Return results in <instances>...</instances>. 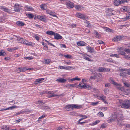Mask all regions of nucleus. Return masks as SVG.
<instances>
[{"label":"nucleus","mask_w":130,"mask_h":130,"mask_svg":"<svg viewBox=\"0 0 130 130\" xmlns=\"http://www.w3.org/2000/svg\"><path fill=\"white\" fill-rule=\"evenodd\" d=\"M84 58L89 61H90L91 60V59L90 58L87 57H84Z\"/></svg>","instance_id":"603ef678"},{"label":"nucleus","mask_w":130,"mask_h":130,"mask_svg":"<svg viewBox=\"0 0 130 130\" xmlns=\"http://www.w3.org/2000/svg\"><path fill=\"white\" fill-rule=\"evenodd\" d=\"M76 15L78 18L83 19H88V17L86 15L81 14L80 13H77Z\"/></svg>","instance_id":"20e7f679"},{"label":"nucleus","mask_w":130,"mask_h":130,"mask_svg":"<svg viewBox=\"0 0 130 130\" xmlns=\"http://www.w3.org/2000/svg\"><path fill=\"white\" fill-rule=\"evenodd\" d=\"M98 42L99 44H103L104 43V42L101 40H98Z\"/></svg>","instance_id":"69168bd1"},{"label":"nucleus","mask_w":130,"mask_h":130,"mask_svg":"<svg viewBox=\"0 0 130 130\" xmlns=\"http://www.w3.org/2000/svg\"><path fill=\"white\" fill-rule=\"evenodd\" d=\"M123 120V118L122 117H119L117 119V124L120 126H121L123 125L122 123V121Z\"/></svg>","instance_id":"39448f33"},{"label":"nucleus","mask_w":130,"mask_h":130,"mask_svg":"<svg viewBox=\"0 0 130 130\" xmlns=\"http://www.w3.org/2000/svg\"><path fill=\"white\" fill-rule=\"evenodd\" d=\"M54 36V39L57 40L60 39L62 38V37L59 34L55 33Z\"/></svg>","instance_id":"1a4fd4ad"},{"label":"nucleus","mask_w":130,"mask_h":130,"mask_svg":"<svg viewBox=\"0 0 130 130\" xmlns=\"http://www.w3.org/2000/svg\"><path fill=\"white\" fill-rule=\"evenodd\" d=\"M100 122V121L99 120H96L91 125H95L96 124H97V123H99Z\"/></svg>","instance_id":"a19ab883"},{"label":"nucleus","mask_w":130,"mask_h":130,"mask_svg":"<svg viewBox=\"0 0 130 130\" xmlns=\"http://www.w3.org/2000/svg\"><path fill=\"white\" fill-rule=\"evenodd\" d=\"M76 85L75 84H68L67 86V87H74Z\"/></svg>","instance_id":"72a5a7b5"},{"label":"nucleus","mask_w":130,"mask_h":130,"mask_svg":"<svg viewBox=\"0 0 130 130\" xmlns=\"http://www.w3.org/2000/svg\"><path fill=\"white\" fill-rule=\"evenodd\" d=\"M75 8L77 10H80L82 8H83L81 6H79L78 5H77L74 6Z\"/></svg>","instance_id":"b1692460"},{"label":"nucleus","mask_w":130,"mask_h":130,"mask_svg":"<svg viewBox=\"0 0 130 130\" xmlns=\"http://www.w3.org/2000/svg\"><path fill=\"white\" fill-rule=\"evenodd\" d=\"M114 4L116 6H118L119 4H122V3L120 0H114Z\"/></svg>","instance_id":"4468645a"},{"label":"nucleus","mask_w":130,"mask_h":130,"mask_svg":"<svg viewBox=\"0 0 130 130\" xmlns=\"http://www.w3.org/2000/svg\"><path fill=\"white\" fill-rule=\"evenodd\" d=\"M104 91L105 93V94L106 95H107V94L109 93V90L107 89H105L104 90Z\"/></svg>","instance_id":"c9c22d12"},{"label":"nucleus","mask_w":130,"mask_h":130,"mask_svg":"<svg viewBox=\"0 0 130 130\" xmlns=\"http://www.w3.org/2000/svg\"><path fill=\"white\" fill-rule=\"evenodd\" d=\"M46 33L47 34L51 35H54L55 33L54 32L50 31H46Z\"/></svg>","instance_id":"6ab92c4d"},{"label":"nucleus","mask_w":130,"mask_h":130,"mask_svg":"<svg viewBox=\"0 0 130 130\" xmlns=\"http://www.w3.org/2000/svg\"><path fill=\"white\" fill-rule=\"evenodd\" d=\"M26 16L30 19L33 18L34 17L33 15L31 14H27Z\"/></svg>","instance_id":"473e14b6"},{"label":"nucleus","mask_w":130,"mask_h":130,"mask_svg":"<svg viewBox=\"0 0 130 130\" xmlns=\"http://www.w3.org/2000/svg\"><path fill=\"white\" fill-rule=\"evenodd\" d=\"M16 71L18 73L21 72V68H19L18 69H16Z\"/></svg>","instance_id":"8fccbe9b"},{"label":"nucleus","mask_w":130,"mask_h":130,"mask_svg":"<svg viewBox=\"0 0 130 130\" xmlns=\"http://www.w3.org/2000/svg\"><path fill=\"white\" fill-rule=\"evenodd\" d=\"M124 51L126 53H129L130 54V50L129 49H126L124 50Z\"/></svg>","instance_id":"3c124183"},{"label":"nucleus","mask_w":130,"mask_h":130,"mask_svg":"<svg viewBox=\"0 0 130 130\" xmlns=\"http://www.w3.org/2000/svg\"><path fill=\"white\" fill-rule=\"evenodd\" d=\"M95 34L96 35V37L97 38H99L100 36V35L99 34L98 32H96V33Z\"/></svg>","instance_id":"338daca9"},{"label":"nucleus","mask_w":130,"mask_h":130,"mask_svg":"<svg viewBox=\"0 0 130 130\" xmlns=\"http://www.w3.org/2000/svg\"><path fill=\"white\" fill-rule=\"evenodd\" d=\"M82 87H83V88L85 89H89L90 88L91 86L88 85L86 84H84V85L82 86Z\"/></svg>","instance_id":"c85d7f7f"},{"label":"nucleus","mask_w":130,"mask_h":130,"mask_svg":"<svg viewBox=\"0 0 130 130\" xmlns=\"http://www.w3.org/2000/svg\"><path fill=\"white\" fill-rule=\"evenodd\" d=\"M53 91H48L47 93L49 94H53L54 93H53Z\"/></svg>","instance_id":"e2e57ef3"},{"label":"nucleus","mask_w":130,"mask_h":130,"mask_svg":"<svg viewBox=\"0 0 130 130\" xmlns=\"http://www.w3.org/2000/svg\"><path fill=\"white\" fill-rule=\"evenodd\" d=\"M6 54L5 51L3 50H0V56H4Z\"/></svg>","instance_id":"393cba45"},{"label":"nucleus","mask_w":130,"mask_h":130,"mask_svg":"<svg viewBox=\"0 0 130 130\" xmlns=\"http://www.w3.org/2000/svg\"><path fill=\"white\" fill-rule=\"evenodd\" d=\"M98 114L100 115L101 117H103L104 116V114L102 112H99Z\"/></svg>","instance_id":"bf43d9fd"},{"label":"nucleus","mask_w":130,"mask_h":130,"mask_svg":"<svg viewBox=\"0 0 130 130\" xmlns=\"http://www.w3.org/2000/svg\"><path fill=\"white\" fill-rule=\"evenodd\" d=\"M17 108V106H12L11 107H9L7 108V110H11L13 108Z\"/></svg>","instance_id":"4c0bfd02"},{"label":"nucleus","mask_w":130,"mask_h":130,"mask_svg":"<svg viewBox=\"0 0 130 130\" xmlns=\"http://www.w3.org/2000/svg\"><path fill=\"white\" fill-rule=\"evenodd\" d=\"M56 81L59 83H63L66 81V79L61 78L57 79Z\"/></svg>","instance_id":"9d476101"},{"label":"nucleus","mask_w":130,"mask_h":130,"mask_svg":"<svg viewBox=\"0 0 130 130\" xmlns=\"http://www.w3.org/2000/svg\"><path fill=\"white\" fill-rule=\"evenodd\" d=\"M121 37L120 36H118L115 37L113 39V41L114 42L118 41H120L122 39Z\"/></svg>","instance_id":"9b49d317"},{"label":"nucleus","mask_w":130,"mask_h":130,"mask_svg":"<svg viewBox=\"0 0 130 130\" xmlns=\"http://www.w3.org/2000/svg\"><path fill=\"white\" fill-rule=\"evenodd\" d=\"M48 47L47 45H45L44 46L43 48L44 50H48Z\"/></svg>","instance_id":"13d9d810"},{"label":"nucleus","mask_w":130,"mask_h":130,"mask_svg":"<svg viewBox=\"0 0 130 130\" xmlns=\"http://www.w3.org/2000/svg\"><path fill=\"white\" fill-rule=\"evenodd\" d=\"M23 44H25L26 45L31 46H33L34 45V43L31 42H28L27 40H25L23 41Z\"/></svg>","instance_id":"6e6552de"},{"label":"nucleus","mask_w":130,"mask_h":130,"mask_svg":"<svg viewBox=\"0 0 130 130\" xmlns=\"http://www.w3.org/2000/svg\"><path fill=\"white\" fill-rule=\"evenodd\" d=\"M51 60L49 59H47L44 60L43 61V63L46 64H48L50 63Z\"/></svg>","instance_id":"cd10ccee"},{"label":"nucleus","mask_w":130,"mask_h":130,"mask_svg":"<svg viewBox=\"0 0 130 130\" xmlns=\"http://www.w3.org/2000/svg\"><path fill=\"white\" fill-rule=\"evenodd\" d=\"M98 102H92L91 103V104L93 105V106H95L96 105L98 104Z\"/></svg>","instance_id":"09e8293b"},{"label":"nucleus","mask_w":130,"mask_h":130,"mask_svg":"<svg viewBox=\"0 0 130 130\" xmlns=\"http://www.w3.org/2000/svg\"><path fill=\"white\" fill-rule=\"evenodd\" d=\"M80 106L78 105L72 104L68 105H67L65 107V109L69 108H73L78 109L80 108Z\"/></svg>","instance_id":"f257e3e1"},{"label":"nucleus","mask_w":130,"mask_h":130,"mask_svg":"<svg viewBox=\"0 0 130 130\" xmlns=\"http://www.w3.org/2000/svg\"><path fill=\"white\" fill-rule=\"evenodd\" d=\"M21 7V6L18 4H15L13 6L14 11L15 12H19L21 9V8H20Z\"/></svg>","instance_id":"f03ea898"},{"label":"nucleus","mask_w":130,"mask_h":130,"mask_svg":"<svg viewBox=\"0 0 130 130\" xmlns=\"http://www.w3.org/2000/svg\"><path fill=\"white\" fill-rule=\"evenodd\" d=\"M36 17L40 20L43 21H45L46 20V16L45 15H38Z\"/></svg>","instance_id":"0eeeda50"},{"label":"nucleus","mask_w":130,"mask_h":130,"mask_svg":"<svg viewBox=\"0 0 130 130\" xmlns=\"http://www.w3.org/2000/svg\"><path fill=\"white\" fill-rule=\"evenodd\" d=\"M64 56L65 58L70 59H72L73 58L72 56L68 54L64 55Z\"/></svg>","instance_id":"bb28decb"},{"label":"nucleus","mask_w":130,"mask_h":130,"mask_svg":"<svg viewBox=\"0 0 130 130\" xmlns=\"http://www.w3.org/2000/svg\"><path fill=\"white\" fill-rule=\"evenodd\" d=\"M4 11L5 12H9V10L6 8H5L4 9Z\"/></svg>","instance_id":"052dcab7"},{"label":"nucleus","mask_w":130,"mask_h":130,"mask_svg":"<svg viewBox=\"0 0 130 130\" xmlns=\"http://www.w3.org/2000/svg\"><path fill=\"white\" fill-rule=\"evenodd\" d=\"M79 116L80 117H83L82 118H81V119H79V122H80V121H82L83 119H85L87 118V116L85 115H82L81 114H80L79 115Z\"/></svg>","instance_id":"4be33fe9"},{"label":"nucleus","mask_w":130,"mask_h":130,"mask_svg":"<svg viewBox=\"0 0 130 130\" xmlns=\"http://www.w3.org/2000/svg\"><path fill=\"white\" fill-rule=\"evenodd\" d=\"M45 116V114H43V115H42V116H41V117H39V119H42L44 118Z\"/></svg>","instance_id":"0e129e2a"},{"label":"nucleus","mask_w":130,"mask_h":130,"mask_svg":"<svg viewBox=\"0 0 130 130\" xmlns=\"http://www.w3.org/2000/svg\"><path fill=\"white\" fill-rule=\"evenodd\" d=\"M124 126L126 127V128H130V124H124L123 125Z\"/></svg>","instance_id":"c03bdc74"},{"label":"nucleus","mask_w":130,"mask_h":130,"mask_svg":"<svg viewBox=\"0 0 130 130\" xmlns=\"http://www.w3.org/2000/svg\"><path fill=\"white\" fill-rule=\"evenodd\" d=\"M107 107H102L101 108V110L105 111L107 109Z\"/></svg>","instance_id":"864d4df0"},{"label":"nucleus","mask_w":130,"mask_h":130,"mask_svg":"<svg viewBox=\"0 0 130 130\" xmlns=\"http://www.w3.org/2000/svg\"><path fill=\"white\" fill-rule=\"evenodd\" d=\"M127 7L126 6H125L123 7V10L125 11H127Z\"/></svg>","instance_id":"680f3d73"},{"label":"nucleus","mask_w":130,"mask_h":130,"mask_svg":"<svg viewBox=\"0 0 130 130\" xmlns=\"http://www.w3.org/2000/svg\"><path fill=\"white\" fill-rule=\"evenodd\" d=\"M109 81L110 82L117 86H121L120 84H118L117 83L115 82L114 80L111 77H110L109 78Z\"/></svg>","instance_id":"423d86ee"},{"label":"nucleus","mask_w":130,"mask_h":130,"mask_svg":"<svg viewBox=\"0 0 130 130\" xmlns=\"http://www.w3.org/2000/svg\"><path fill=\"white\" fill-rule=\"evenodd\" d=\"M18 40L20 43H23V41L24 40L23 39V38L19 37L18 38Z\"/></svg>","instance_id":"2f4dec72"},{"label":"nucleus","mask_w":130,"mask_h":130,"mask_svg":"<svg viewBox=\"0 0 130 130\" xmlns=\"http://www.w3.org/2000/svg\"><path fill=\"white\" fill-rule=\"evenodd\" d=\"M67 5L68 7L69 8H73L74 6L73 4L71 2L68 3Z\"/></svg>","instance_id":"a878e982"},{"label":"nucleus","mask_w":130,"mask_h":130,"mask_svg":"<svg viewBox=\"0 0 130 130\" xmlns=\"http://www.w3.org/2000/svg\"><path fill=\"white\" fill-rule=\"evenodd\" d=\"M86 48L88 50V52L90 53H92L94 52V49L92 48L87 46Z\"/></svg>","instance_id":"2eb2a0df"},{"label":"nucleus","mask_w":130,"mask_h":130,"mask_svg":"<svg viewBox=\"0 0 130 130\" xmlns=\"http://www.w3.org/2000/svg\"><path fill=\"white\" fill-rule=\"evenodd\" d=\"M120 103L119 105L120 107L126 109H127L129 108H130V105L127 103H123L121 102Z\"/></svg>","instance_id":"7ed1b4c3"},{"label":"nucleus","mask_w":130,"mask_h":130,"mask_svg":"<svg viewBox=\"0 0 130 130\" xmlns=\"http://www.w3.org/2000/svg\"><path fill=\"white\" fill-rule=\"evenodd\" d=\"M27 9L28 10L30 11H31L33 10L34 9L30 7H26Z\"/></svg>","instance_id":"37998d69"},{"label":"nucleus","mask_w":130,"mask_h":130,"mask_svg":"<svg viewBox=\"0 0 130 130\" xmlns=\"http://www.w3.org/2000/svg\"><path fill=\"white\" fill-rule=\"evenodd\" d=\"M126 73L125 70H123L120 73V76H122L123 77H126Z\"/></svg>","instance_id":"f8f14e48"},{"label":"nucleus","mask_w":130,"mask_h":130,"mask_svg":"<svg viewBox=\"0 0 130 130\" xmlns=\"http://www.w3.org/2000/svg\"><path fill=\"white\" fill-rule=\"evenodd\" d=\"M41 108L42 109L46 110V109H50V107L48 106H44L41 107Z\"/></svg>","instance_id":"f704fd0d"},{"label":"nucleus","mask_w":130,"mask_h":130,"mask_svg":"<svg viewBox=\"0 0 130 130\" xmlns=\"http://www.w3.org/2000/svg\"><path fill=\"white\" fill-rule=\"evenodd\" d=\"M124 86L127 87H130V84L127 83H124Z\"/></svg>","instance_id":"e433bc0d"},{"label":"nucleus","mask_w":130,"mask_h":130,"mask_svg":"<svg viewBox=\"0 0 130 130\" xmlns=\"http://www.w3.org/2000/svg\"><path fill=\"white\" fill-rule=\"evenodd\" d=\"M44 41H45L47 42V43H48V44L49 45H51V46H52L54 47H55V46L53 44H52L51 43H50L48 41H47V40H45Z\"/></svg>","instance_id":"79ce46f5"},{"label":"nucleus","mask_w":130,"mask_h":130,"mask_svg":"<svg viewBox=\"0 0 130 130\" xmlns=\"http://www.w3.org/2000/svg\"><path fill=\"white\" fill-rule=\"evenodd\" d=\"M44 78H41L37 79L36 80V81L35 82L36 84H37L38 83V82L41 83V82L43 80H44Z\"/></svg>","instance_id":"5701e85b"},{"label":"nucleus","mask_w":130,"mask_h":130,"mask_svg":"<svg viewBox=\"0 0 130 130\" xmlns=\"http://www.w3.org/2000/svg\"><path fill=\"white\" fill-rule=\"evenodd\" d=\"M107 61L108 62H111L113 61V60L111 58H109L107 59Z\"/></svg>","instance_id":"774afa93"},{"label":"nucleus","mask_w":130,"mask_h":130,"mask_svg":"<svg viewBox=\"0 0 130 130\" xmlns=\"http://www.w3.org/2000/svg\"><path fill=\"white\" fill-rule=\"evenodd\" d=\"M104 28L105 30L106 31L108 32H112V31L113 30L112 29H110L107 27H104Z\"/></svg>","instance_id":"7c9ffc66"},{"label":"nucleus","mask_w":130,"mask_h":130,"mask_svg":"<svg viewBox=\"0 0 130 130\" xmlns=\"http://www.w3.org/2000/svg\"><path fill=\"white\" fill-rule=\"evenodd\" d=\"M21 72H24L26 71V69H25V68H21Z\"/></svg>","instance_id":"4d7b16f0"},{"label":"nucleus","mask_w":130,"mask_h":130,"mask_svg":"<svg viewBox=\"0 0 130 130\" xmlns=\"http://www.w3.org/2000/svg\"><path fill=\"white\" fill-rule=\"evenodd\" d=\"M24 58L25 59H28L29 60H30L31 59H32V58L31 57H24Z\"/></svg>","instance_id":"6e6d98bb"},{"label":"nucleus","mask_w":130,"mask_h":130,"mask_svg":"<svg viewBox=\"0 0 130 130\" xmlns=\"http://www.w3.org/2000/svg\"><path fill=\"white\" fill-rule=\"evenodd\" d=\"M2 128L4 130H9V127H7V126H4Z\"/></svg>","instance_id":"58836bf2"},{"label":"nucleus","mask_w":130,"mask_h":130,"mask_svg":"<svg viewBox=\"0 0 130 130\" xmlns=\"http://www.w3.org/2000/svg\"><path fill=\"white\" fill-rule=\"evenodd\" d=\"M122 48L120 47L119 49L118 52L119 54L122 55H124L126 53H125L122 51L121 50H122Z\"/></svg>","instance_id":"f3484780"},{"label":"nucleus","mask_w":130,"mask_h":130,"mask_svg":"<svg viewBox=\"0 0 130 130\" xmlns=\"http://www.w3.org/2000/svg\"><path fill=\"white\" fill-rule=\"evenodd\" d=\"M73 67L68 66L65 67V69L67 70H70L71 68H73Z\"/></svg>","instance_id":"de8ad7c7"},{"label":"nucleus","mask_w":130,"mask_h":130,"mask_svg":"<svg viewBox=\"0 0 130 130\" xmlns=\"http://www.w3.org/2000/svg\"><path fill=\"white\" fill-rule=\"evenodd\" d=\"M100 99L102 100L103 101L105 100L106 99V97L103 95L100 97Z\"/></svg>","instance_id":"ea45409f"},{"label":"nucleus","mask_w":130,"mask_h":130,"mask_svg":"<svg viewBox=\"0 0 130 130\" xmlns=\"http://www.w3.org/2000/svg\"><path fill=\"white\" fill-rule=\"evenodd\" d=\"M98 71L99 72H103L106 71V69L104 67H100L98 69Z\"/></svg>","instance_id":"aec40b11"},{"label":"nucleus","mask_w":130,"mask_h":130,"mask_svg":"<svg viewBox=\"0 0 130 130\" xmlns=\"http://www.w3.org/2000/svg\"><path fill=\"white\" fill-rule=\"evenodd\" d=\"M18 49V47H13L12 48H8L7 49V50L8 51H9L10 52H12L14 50Z\"/></svg>","instance_id":"412c9836"},{"label":"nucleus","mask_w":130,"mask_h":130,"mask_svg":"<svg viewBox=\"0 0 130 130\" xmlns=\"http://www.w3.org/2000/svg\"><path fill=\"white\" fill-rule=\"evenodd\" d=\"M16 24L18 25L21 26H23L25 25V24L24 23L20 21L17 22Z\"/></svg>","instance_id":"a211bd4d"},{"label":"nucleus","mask_w":130,"mask_h":130,"mask_svg":"<svg viewBox=\"0 0 130 130\" xmlns=\"http://www.w3.org/2000/svg\"><path fill=\"white\" fill-rule=\"evenodd\" d=\"M119 117L118 115L115 113L111 115V118L112 119H113V120L115 121Z\"/></svg>","instance_id":"ddd939ff"},{"label":"nucleus","mask_w":130,"mask_h":130,"mask_svg":"<svg viewBox=\"0 0 130 130\" xmlns=\"http://www.w3.org/2000/svg\"><path fill=\"white\" fill-rule=\"evenodd\" d=\"M126 18L127 20L130 19V13H128L127 14Z\"/></svg>","instance_id":"a18cd8bd"},{"label":"nucleus","mask_w":130,"mask_h":130,"mask_svg":"<svg viewBox=\"0 0 130 130\" xmlns=\"http://www.w3.org/2000/svg\"><path fill=\"white\" fill-rule=\"evenodd\" d=\"M114 121L113 120V119H112L111 118H109V119L107 120V122L108 123L112 122Z\"/></svg>","instance_id":"49530a36"},{"label":"nucleus","mask_w":130,"mask_h":130,"mask_svg":"<svg viewBox=\"0 0 130 130\" xmlns=\"http://www.w3.org/2000/svg\"><path fill=\"white\" fill-rule=\"evenodd\" d=\"M86 44V43L82 41H79L77 43V45L78 46H84Z\"/></svg>","instance_id":"dca6fc26"},{"label":"nucleus","mask_w":130,"mask_h":130,"mask_svg":"<svg viewBox=\"0 0 130 130\" xmlns=\"http://www.w3.org/2000/svg\"><path fill=\"white\" fill-rule=\"evenodd\" d=\"M56 13L53 11H51L50 15L54 17H56L58 18L57 16L55 15Z\"/></svg>","instance_id":"c756f323"},{"label":"nucleus","mask_w":130,"mask_h":130,"mask_svg":"<svg viewBox=\"0 0 130 130\" xmlns=\"http://www.w3.org/2000/svg\"><path fill=\"white\" fill-rule=\"evenodd\" d=\"M126 71V74L130 75V70H125Z\"/></svg>","instance_id":"5fc2aeb1"}]
</instances>
